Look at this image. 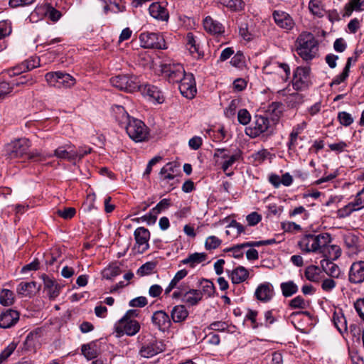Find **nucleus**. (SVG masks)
<instances>
[{
	"mask_svg": "<svg viewBox=\"0 0 364 364\" xmlns=\"http://www.w3.org/2000/svg\"><path fill=\"white\" fill-rule=\"evenodd\" d=\"M31 146L30 140L26 138L14 140L6 146V154L11 159H27L34 161H42L46 159L44 154L37 150L30 152Z\"/></svg>",
	"mask_w": 364,
	"mask_h": 364,
	"instance_id": "nucleus-1",
	"label": "nucleus"
},
{
	"mask_svg": "<svg viewBox=\"0 0 364 364\" xmlns=\"http://www.w3.org/2000/svg\"><path fill=\"white\" fill-rule=\"evenodd\" d=\"M119 113L122 114V119L119 122L124 124L126 132L129 136L136 142H141L148 139L149 132L146 124L138 119L131 117L122 106H117Z\"/></svg>",
	"mask_w": 364,
	"mask_h": 364,
	"instance_id": "nucleus-2",
	"label": "nucleus"
},
{
	"mask_svg": "<svg viewBox=\"0 0 364 364\" xmlns=\"http://www.w3.org/2000/svg\"><path fill=\"white\" fill-rule=\"evenodd\" d=\"M332 240L329 233L306 234L298 242V246L305 253H319L321 250H324L328 243Z\"/></svg>",
	"mask_w": 364,
	"mask_h": 364,
	"instance_id": "nucleus-3",
	"label": "nucleus"
},
{
	"mask_svg": "<svg viewBox=\"0 0 364 364\" xmlns=\"http://www.w3.org/2000/svg\"><path fill=\"white\" fill-rule=\"evenodd\" d=\"M297 53L307 61L315 57L318 50L317 41L314 35L309 32L301 33L296 40Z\"/></svg>",
	"mask_w": 364,
	"mask_h": 364,
	"instance_id": "nucleus-4",
	"label": "nucleus"
},
{
	"mask_svg": "<svg viewBox=\"0 0 364 364\" xmlns=\"http://www.w3.org/2000/svg\"><path fill=\"white\" fill-rule=\"evenodd\" d=\"M274 125L275 124L270 122L267 116L256 115L252 127L247 129L246 133L252 138L257 137L264 132H267V134L270 135L274 132Z\"/></svg>",
	"mask_w": 364,
	"mask_h": 364,
	"instance_id": "nucleus-5",
	"label": "nucleus"
},
{
	"mask_svg": "<svg viewBox=\"0 0 364 364\" xmlns=\"http://www.w3.org/2000/svg\"><path fill=\"white\" fill-rule=\"evenodd\" d=\"M113 86L119 90L134 92L140 87V80L137 76L132 74L118 75L110 79Z\"/></svg>",
	"mask_w": 364,
	"mask_h": 364,
	"instance_id": "nucleus-6",
	"label": "nucleus"
},
{
	"mask_svg": "<svg viewBox=\"0 0 364 364\" xmlns=\"http://www.w3.org/2000/svg\"><path fill=\"white\" fill-rule=\"evenodd\" d=\"M141 46L145 48L166 49L165 40L157 33L144 32L139 35Z\"/></svg>",
	"mask_w": 364,
	"mask_h": 364,
	"instance_id": "nucleus-7",
	"label": "nucleus"
},
{
	"mask_svg": "<svg viewBox=\"0 0 364 364\" xmlns=\"http://www.w3.org/2000/svg\"><path fill=\"white\" fill-rule=\"evenodd\" d=\"M179 90L181 95L188 98L193 99L197 92L193 74L183 72L179 82Z\"/></svg>",
	"mask_w": 364,
	"mask_h": 364,
	"instance_id": "nucleus-8",
	"label": "nucleus"
},
{
	"mask_svg": "<svg viewBox=\"0 0 364 364\" xmlns=\"http://www.w3.org/2000/svg\"><path fill=\"white\" fill-rule=\"evenodd\" d=\"M140 324L136 320L121 318L114 326L117 337L126 334L129 336L136 335L140 330Z\"/></svg>",
	"mask_w": 364,
	"mask_h": 364,
	"instance_id": "nucleus-9",
	"label": "nucleus"
},
{
	"mask_svg": "<svg viewBox=\"0 0 364 364\" xmlns=\"http://www.w3.org/2000/svg\"><path fill=\"white\" fill-rule=\"evenodd\" d=\"M46 80L50 86L60 87L74 85L75 79L69 74L61 71L50 72L46 75Z\"/></svg>",
	"mask_w": 364,
	"mask_h": 364,
	"instance_id": "nucleus-10",
	"label": "nucleus"
},
{
	"mask_svg": "<svg viewBox=\"0 0 364 364\" xmlns=\"http://www.w3.org/2000/svg\"><path fill=\"white\" fill-rule=\"evenodd\" d=\"M136 241L134 249L139 254H142L149 248V240L150 232L144 227L137 228L134 232Z\"/></svg>",
	"mask_w": 364,
	"mask_h": 364,
	"instance_id": "nucleus-11",
	"label": "nucleus"
},
{
	"mask_svg": "<svg viewBox=\"0 0 364 364\" xmlns=\"http://www.w3.org/2000/svg\"><path fill=\"white\" fill-rule=\"evenodd\" d=\"M277 94L289 107H295L304 102V96L301 94L297 92H290L289 88L281 90Z\"/></svg>",
	"mask_w": 364,
	"mask_h": 364,
	"instance_id": "nucleus-12",
	"label": "nucleus"
},
{
	"mask_svg": "<svg viewBox=\"0 0 364 364\" xmlns=\"http://www.w3.org/2000/svg\"><path fill=\"white\" fill-rule=\"evenodd\" d=\"M292 85L295 90H301L309 86L310 70H293Z\"/></svg>",
	"mask_w": 364,
	"mask_h": 364,
	"instance_id": "nucleus-13",
	"label": "nucleus"
},
{
	"mask_svg": "<svg viewBox=\"0 0 364 364\" xmlns=\"http://www.w3.org/2000/svg\"><path fill=\"white\" fill-rule=\"evenodd\" d=\"M20 314L18 311L8 309L0 313V328H10L19 321Z\"/></svg>",
	"mask_w": 364,
	"mask_h": 364,
	"instance_id": "nucleus-14",
	"label": "nucleus"
},
{
	"mask_svg": "<svg viewBox=\"0 0 364 364\" xmlns=\"http://www.w3.org/2000/svg\"><path fill=\"white\" fill-rule=\"evenodd\" d=\"M91 149H88L87 150H85L84 152H77V151H67L64 149L63 146L58 147L54 151L53 154H44V156L47 158H50L53 156H56L58 159H67L69 161H72L73 160L75 159L77 157L81 159L85 155L90 153Z\"/></svg>",
	"mask_w": 364,
	"mask_h": 364,
	"instance_id": "nucleus-15",
	"label": "nucleus"
},
{
	"mask_svg": "<svg viewBox=\"0 0 364 364\" xmlns=\"http://www.w3.org/2000/svg\"><path fill=\"white\" fill-rule=\"evenodd\" d=\"M348 280L352 284L364 282V261L354 262L348 272Z\"/></svg>",
	"mask_w": 364,
	"mask_h": 364,
	"instance_id": "nucleus-16",
	"label": "nucleus"
},
{
	"mask_svg": "<svg viewBox=\"0 0 364 364\" xmlns=\"http://www.w3.org/2000/svg\"><path fill=\"white\" fill-rule=\"evenodd\" d=\"M364 193L363 188L359 191L354 201L349 203L348 205L344 206L343 208L338 210V215L340 217L348 216L353 211L358 210L364 207V200H363L361 196Z\"/></svg>",
	"mask_w": 364,
	"mask_h": 364,
	"instance_id": "nucleus-17",
	"label": "nucleus"
},
{
	"mask_svg": "<svg viewBox=\"0 0 364 364\" xmlns=\"http://www.w3.org/2000/svg\"><path fill=\"white\" fill-rule=\"evenodd\" d=\"M272 16L276 24L282 28L291 30L294 26L292 18L285 11L277 10L273 12Z\"/></svg>",
	"mask_w": 364,
	"mask_h": 364,
	"instance_id": "nucleus-18",
	"label": "nucleus"
},
{
	"mask_svg": "<svg viewBox=\"0 0 364 364\" xmlns=\"http://www.w3.org/2000/svg\"><path fill=\"white\" fill-rule=\"evenodd\" d=\"M137 90H139L144 95L149 97L159 104H161L164 102V97L161 94V92L154 85L149 84L141 85L140 84V87Z\"/></svg>",
	"mask_w": 364,
	"mask_h": 364,
	"instance_id": "nucleus-19",
	"label": "nucleus"
},
{
	"mask_svg": "<svg viewBox=\"0 0 364 364\" xmlns=\"http://www.w3.org/2000/svg\"><path fill=\"white\" fill-rule=\"evenodd\" d=\"M164 346L161 342L153 341L146 345L143 346L139 351L140 355L144 358H151L162 352Z\"/></svg>",
	"mask_w": 364,
	"mask_h": 364,
	"instance_id": "nucleus-20",
	"label": "nucleus"
},
{
	"mask_svg": "<svg viewBox=\"0 0 364 364\" xmlns=\"http://www.w3.org/2000/svg\"><path fill=\"white\" fill-rule=\"evenodd\" d=\"M151 321L159 330L165 331L171 326V319L164 311H156L151 317Z\"/></svg>",
	"mask_w": 364,
	"mask_h": 364,
	"instance_id": "nucleus-21",
	"label": "nucleus"
},
{
	"mask_svg": "<svg viewBox=\"0 0 364 364\" xmlns=\"http://www.w3.org/2000/svg\"><path fill=\"white\" fill-rule=\"evenodd\" d=\"M41 277L43 281L44 289L47 291L49 297L50 299L56 298L60 294V286L55 279L45 274Z\"/></svg>",
	"mask_w": 364,
	"mask_h": 364,
	"instance_id": "nucleus-22",
	"label": "nucleus"
},
{
	"mask_svg": "<svg viewBox=\"0 0 364 364\" xmlns=\"http://www.w3.org/2000/svg\"><path fill=\"white\" fill-rule=\"evenodd\" d=\"M150 15L159 21H168L169 14L167 9L159 2L152 3L149 8Z\"/></svg>",
	"mask_w": 364,
	"mask_h": 364,
	"instance_id": "nucleus-23",
	"label": "nucleus"
},
{
	"mask_svg": "<svg viewBox=\"0 0 364 364\" xmlns=\"http://www.w3.org/2000/svg\"><path fill=\"white\" fill-rule=\"evenodd\" d=\"M203 27L207 32L213 35L222 34L225 31L223 26L210 16L204 19Z\"/></svg>",
	"mask_w": 364,
	"mask_h": 364,
	"instance_id": "nucleus-24",
	"label": "nucleus"
},
{
	"mask_svg": "<svg viewBox=\"0 0 364 364\" xmlns=\"http://www.w3.org/2000/svg\"><path fill=\"white\" fill-rule=\"evenodd\" d=\"M283 112V105L281 102H274L269 105L266 111V116L271 117L273 124H276Z\"/></svg>",
	"mask_w": 364,
	"mask_h": 364,
	"instance_id": "nucleus-25",
	"label": "nucleus"
},
{
	"mask_svg": "<svg viewBox=\"0 0 364 364\" xmlns=\"http://www.w3.org/2000/svg\"><path fill=\"white\" fill-rule=\"evenodd\" d=\"M272 289L269 283L260 284L255 291V296L258 300L262 301H269L272 296Z\"/></svg>",
	"mask_w": 364,
	"mask_h": 364,
	"instance_id": "nucleus-26",
	"label": "nucleus"
},
{
	"mask_svg": "<svg viewBox=\"0 0 364 364\" xmlns=\"http://www.w3.org/2000/svg\"><path fill=\"white\" fill-rule=\"evenodd\" d=\"M203 293L197 289H188V292L184 293L182 301L190 306H195L201 301Z\"/></svg>",
	"mask_w": 364,
	"mask_h": 364,
	"instance_id": "nucleus-27",
	"label": "nucleus"
},
{
	"mask_svg": "<svg viewBox=\"0 0 364 364\" xmlns=\"http://www.w3.org/2000/svg\"><path fill=\"white\" fill-rule=\"evenodd\" d=\"M188 316V311L184 305L175 306L171 311V317L173 322L184 321Z\"/></svg>",
	"mask_w": 364,
	"mask_h": 364,
	"instance_id": "nucleus-28",
	"label": "nucleus"
},
{
	"mask_svg": "<svg viewBox=\"0 0 364 364\" xmlns=\"http://www.w3.org/2000/svg\"><path fill=\"white\" fill-rule=\"evenodd\" d=\"M319 253L328 260H335L341 256V250L338 246L328 243L324 250H321Z\"/></svg>",
	"mask_w": 364,
	"mask_h": 364,
	"instance_id": "nucleus-29",
	"label": "nucleus"
},
{
	"mask_svg": "<svg viewBox=\"0 0 364 364\" xmlns=\"http://www.w3.org/2000/svg\"><path fill=\"white\" fill-rule=\"evenodd\" d=\"M160 73L169 82H179L185 70H159Z\"/></svg>",
	"mask_w": 364,
	"mask_h": 364,
	"instance_id": "nucleus-30",
	"label": "nucleus"
},
{
	"mask_svg": "<svg viewBox=\"0 0 364 364\" xmlns=\"http://www.w3.org/2000/svg\"><path fill=\"white\" fill-rule=\"evenodd\" d=\"M207 259V254L205 252H195L191 254L188 257L183 259L181 263L183 264H188L191 267H194L196 265L205 261Z\"/></svg>",
	"mask_w": 364,
	"mask_h": 364,
	"instance_id": "nucleus-31",
	"label": "nucleus"
},
{
	"mask_svg": "<svg viewBox=\"0 0 364 364\" xmlns=\"http://www.w3.org/2000/svg\"><path fill=\"white\" fill-rule=\"evenodd\" d=\"M249 276V272L244 267L239 266L232 270L231 279L234 284H240L245 281Z\"/></svg>",
	"mask_w": 364,
	"mask_h": 364,
	"instance_id": "nucleus-32",
	"label": "nucleus"
},
{
	"mask_svg": "<svg viewBox=\"0 0 364 364\" xmlns=\"http://www.w3.org/2000/svg\"><path fill=\"white\" fill-rule=\"evenodd\" d=\"M333 321L335 326L341 333L348 331L347 321L341 312H334Z\"/></svg>",
	"mask_w": 364,
	"mask_h": 364,
	"instance_id": "nucleus-33",
	"label": "nucleus"
},
{
	"mask_svg": "<svg viewBox=\"0 0 364 364\" xmlns=\"http://www.w3.org/2000/svg\"><path fill=\"white\" fill-rule=\"evenodd\" d=\"M82 355L87 359L92 360L97 357L99 352L97 345L94 342L87 344H84L81 347Z\"/></svg>",
	"mask_w": 364,
	"mask_h": 364,
	"instance_id": "nucleus-34",
	"label": "nucleus"
},
{
	"mask_svg": "<svg viewBox=\"0 0 364 364\" xmlns=\"http://www.w3.org/2000/svg\"><path fill=\"white\" fill-rule=\"evenodd\" d=\"M321 263L323 269L328 274L332 277H338L340 268L338 265L328 259H323Z\"/></svg>",
	"mask_w": 364,
	"mask_h": 364,
	"instance_id": "nucleus-35",
	"label": "nucleus"
},
{
	"mask_svg": "<svg viewBox=\"0 0 364 364\" xmlns=\"http://www.w3.org/2000/svg\"><path fill=\"white\" fill-rule=\"evenodd\" d=\"M343 240L345 245L352 253H355L359 250L358 237L356 235L350 233L346 235Z\"/></svg>",
	"mask_w": 364,
	"mask_h": 364,
	"instance_id": "nucleus-36",
	"label": "nucleus"
},
{
	"mask_svg": "<svg viewBox=\"0 0 364 364\" xmlns=\"http://www.w3.org/2000/svg\"><path fill=\"white\" fill-rule=\"evenodd\" d=\"M37 289L36 282H21L17 287V292L23 296H27L33 294Z\"/></svg>",
	"mask_w": 364,
	"mask_h": 364,
	"instance_id": "nucleus-37",
	"label": "nucleus"
},
{
	"mask_svg": "<svg viewBox=\"0 0 364 364\" xmlns=\"http://www.w3.org/2000/svg\"><path fill=\"white\" fill-rule=\"evenodd\" d=\"M28 70L18 73L16 78L12 79L9 81V85H21L28 83L31 80V76L27 73L26 71Z\"/></svg>",
	"mask_w": 364,
	"mask_h": 364,
	"instance_id": "nucleus-38",
	"label": "nucleus"
},
{
	"mask_svg": "<svg viewBox=\"0 0 364 364\" xmlns=\"http://www.w3.org/2000/svg\"><path fill=\"white\" fill-rule=\"evenodd\" d=\"M320 269L314 265L308 267L304 272L306 278L313 282H317L320 279Z\"/></svg>",
	"mask_w": 364,
	"mask_h": 364,
	"instance_id": "nucleus-39",
	"label": "nucleus"
},
{
	"mask_svg": "<svg viewBox=\"0 0 364 364\" xmlns=\"http://www.w3.org/2000/svg\"><path fill=\"white\" fill-rule=\"evenodd\" d=\"M122 273L120 267L117 265H109L105 268L102 272V277L106 279H112Z\"/></svg>",
	"mask_w": 364,
	"mask_h": 364,
	"instance_id": "nucleus-40",
	"label": "nucleus"
},
{
	"mask_svg": "<svg viewBox=\"0 0 364 364\" xmlns=\"http://www.w3.org/2000/svg\"><path fill=\"white\" fill-rule=\"evenodd\" d=\"M281 289L285 297H289L297 292L298 287L294 282L289 281L282 283Z\"/></svg>",
	"mask_w": 364,
	"mask_h": 364,
	"instance_id": "nucleus-41",
	"label": "nucleus"
},
{
	"mask_svg": "<svg viewBox=\"0 0 364 364\" xmlns=\"http://www.w3.org/2000/svg\"><path fill=\"white\" fill-rule=\"evenodd\" d=\"M187 46H188V50L190 52V54L196 58L199 59L201 56L200 53L198 50V48L196 45V41L193 38V36L191 33H188L187 34Z\"/></svg>",
	"mask_w": 364,
	"mask_h": 364,
	"instance_id": "nucleus-42",
	"label": "nucleus"
},
{
	"mask_svg": "<svg viewBox=\"0 0 364 364\" xmlns=\"http://www.w3.org/2000/svg\"><path fill=\"white\" fill-rule=\"evenodd\" d=\"M14 296L12 291L2 289L0 293V304L4 306H9L14 304Z\"/></svg>",
	"mask_w": 364,
	"mask_h": 364,
	"instance_id": "nucleus-43",
	"label": "nucleus"
},
{
	"mask_svg": "<svg viewBox=\"0 0 364 364\" xmlns=\"http://www.w3.org/2000/svg\"><path fill=\"white\" fill-rule=\"evenodd\" d=\"M242 158V152L240 150L237 149L234 154L230 156L227 160L222 164V169L224 172H226L229 167L232 166L236 161H239Z\"/></svg>",
	"mask_w": 364,
	"mask_h": 364,
	"instance_id": "nucleus-44",
	"label": "nucleus"
},
{
	"mask_svg": "<svg viewBox=\"0 0 364 364\" xmlns=\"http://www.w3.org/2000/svg\"><path fill=\"white\" fill-rule=\"evenodd\" d=\"M364 1L362 0H350L345 6L346 14L350 15L353 11H363V4Z\"/></svg>",
	"mask_w": 364,
	"mask_h": 364,
	"instance_id": "nucleus-45",
	"label": "nucleus"
},
{
	"mask_svg": "<svg viewBox=\"0 0 364 364\" xmlns=\"http://www.w3.org/2000/svg\"><path fill=\"white\" fill-rule=\"evenodd\" d=\"M220 3L235 11L242 9L244 6V2L242 0H220Z\"/></svg>",
	"mask_w": 364,
	"mask_h": 364,
	"instance_id": "nucleus-46",
	"label": "nucleus"
},
{
	"mask_svg": "<svg viewBox=\"0 0 364 364\" xmlns=\"http://www.w3.org/2000/svg\"><path fill=\"white\" fill-rule=\"evenodd\" d=\"M310 11L315 16L321 17L323 16V9L321 3L318 0H311L309 3Z\"/></svg>",
	"mask_w": 364,
	"mask_h": 364,
	"instance_id": "nucleus-47",
	"label": "nucleus"
},
{
	"mask_svg": "<svg viewBox=\"0 0 364 364\" xmlns=\"http://www.w3.org/2000/svg\"><path fill=\"white\" fill-rule=\"evenodd\" d=\"M202 290H200L203 295H205L207 297L213 296L215 291V288L213 283L208 279H203L201 282Z\"/></svg>",
	"mask_w": 364,
	"mask_h": 364,
	"instance_id": "nucleus-48",
	"label": "nucleus"
},
{
	"mask_svg": "<svg viewBox=\"0 0 364 364\" xmlns=\"http://www.w3.org/2000/svg\"><path fill=\"white\" fill-rule=\"evenodd\" d=\"M156 267L154 262H147L141 265L137 270V274L140 276L150 274Z\"/></svg>",
	"mask_w": 364,
	"mask_h": 364,
	"instance_id": "nucleus-49",
	"label": "nucleus"
},
{
	"mask_svg": "<svg viewBox=\"0 0 364 364\" xmlns=\"http://www.w3.org/2000/svg\"><path fill=\"white\" fill-rule=\"evenodd\" d=\"M221 240L215 236H209L205 242V247L208 250L218 248L221 245Z\"/></svg>",
	"mask_w": 364,
	"mask_h": 364,
	"instance_id": "nucleus-50",
	"label": "nucleus"
},
{
	"mask_svg": "<svg viewBox=\"0 0 364 364\" xmlns=\"http://www.w3.org/2000/svg\"><path fill=\"white\" fill-rule=\"evenodd\" d=\"M17 344L14 342L9 343L0 353V364L4 362L15 350Z\"/></svg>",
	"mask_w": 364,
	"mask_h": 364,
	"instance_id": "nucleus-51",
	"label": "nucleus"
},
{
	"mask_svg": "<svg viewBox=\"0 0 364 364\" xmlns=\"http://www.w3.org/2000/svg\"><path fill=\"white\" fill-rule=\"evenodd\" d=\"M230 63L232 66L241 68L245 65V56L241 52H237L231 59Z\"/></svg>",
	"mask_w": 364,
	"mask_h": 364,
	"instance_id": "nucleus-52",
	"label": "nucleus"
},
{
	"mask_svg": "<svg viewBox=\"0 0 364 364\" xmlns=\"http://www.w3.org/2000/svg\"><path fill=\"white\" fill-rule=\"evenodd\" d=\"M56 213L61 218L65 220L71 219L76 213V210L74 208H65L63 210H58Z\"/></svg>",
	"mask_w": 364,
	"mask_h": 364,
	"instance_id": "nucleus-53",
	"label": "nucleus"
},
{
	"mask_svg": "<svg viewBox=\"0 0 364 364\" xmlns=\"http://www.w3.org/2000/svg\"><path fill=\"white\" fill-rule=\"evenodd\" d=\"M11 33V23L7 21H0V38L8 36Z\"/></svg>",
	"mask_w": 364,
	"mask_h": 364,
	"instance_id": "nucleus-54",
	"label": "nucleus"
},
{
	"mask_svg": "<svg viewBox=\"0 0 364 364\" xmlns=\"http://www.w3.org/2000/svg\"><path fill=\"white\" fill-rule=\"evenodd\" d=\"M289 306L291 309H305L306 303L302 296H298L290 301Z\"/></svg>",
	"mask_w": 364,
	"mask_h": 364,
	"instance_id": "nucleus-55",
	"label": "nucleus"
},
{
	"mask_svg": "<svg viewBox=\"0 0 364 364\" xmlns=\"http://www.w3.org/2000/svg\"><path fill=\"white\" fill-rule=\"evenodd\" d=\"M178 166H177L173 162L167 163L160 171L159 174H164L167 173H170L171 174H173L175 176L177 175L178 171Z\"/></svg>",
	"mask_w": 364,
	"mask_h": 364,
	"instance_id": "nucleus-56",
	"label": "nucleus"
},
{
	"mask_svg": "<svg viewBox=\"0 0 364 364\" xmlns=\"http://www.w3.org/2000/svg\"><path fill=\"white\" fill-rule=\"evenodd\" d=\"M237 119L240 124L246 125L250 122V114L245 109H240L237 114Z\"/></svg>",
	"mask_w": 364,
	"mask_h": 364,
	"instance_id": "nucleus-57",
	"label": "nucleus"
},
{
	"mask_svg": "<svg viewBox=\"0 0 364 364\" xmlns=\"http://www.w3.org/2000/svg\"><path fill=\"white\" fill-rule=\"evenodd\" d=\"M245 247H248V246L245 245V242L240 244V245H237L235 246H233V247L228 249V251L232 252V256L235 258H241L243 257L242 249Z\"/></svg>",
	"mask_w": 364,
	"mask_h": 364,
	"instance_id": "nucleus-58",
	"label": "nucleus"
},
{
	"mask_svg": "<svg viewBox=\"0 0 364 364\" xmlns=\"http://www.w3.org/2000/svg\"><path fill=\"white\" fill-rule=\"evenodd\" d=\"M171 205V200L164 198L161 200L154 208H152V212L155 213V214H159L161 211L167 209Z\"/></svg>",
	"mask_w": 364,
	"mask_h": 364,
	"instance_id": "nucleus-59",
	"label": "nucleus"
},
{
	"mask_svg": "<svg viewBox=\"0 0 364 364\" xmlns=\"http://www.w3.org/2000/svg\"><path fill=\"white\" fill-rule=\"evenodd\" d=\"M338 118L341 124L344 126H349L353 122L351 115L346 112H341L338 113Z\"/></svg>",
	"mask_w": 364,
	"mask_h": 364,
	"instance_id": "nucleus-60",
	"label": "nucleus"
},
{
	"mask_svg": "<svg viewBox=\"0 0 364 364\" xmlns=\"http://www.w3.org/2000/svg\"><path fill=\"white\" fill-rule=\"evenodd\" d=\"M210 329L217 331H225L228 328V324L224 321H214L208 327Z\"/></svg>",
	"mask_w": 364,
	"mask_h": 364,
	"instance_id": "nucleus-61",
	"label": "nucleus"
},
{
	"mask_svg": "<svg viewBox=\"0 0 364 364\" xmlns=\"http://www.w3.org/2000/svg\"><path fill=\"white\" fill-rule=\"evenodd\" d=\"M147 304V299L144 296H139L129 301V306L132 307H144Z\"/></svg>",
	"mask_w": 364,
	"mask_h": 364,
	"instance_id": "nucleus-62",
	"label": "nucleus"
},
{
	"mask_svg": "<svg viewBox=\"0 0 364 364\" xmlns=\"http://www.w3.org/2000/svg\"><path fill=\"white\" fill-rule=\"evenodd\" d=\"M23 68H38L40 66L38 58H31L22 63Z\"/></svg>",
	"mask_w": 364,
	"mask_h": 364,
	"instance_id": "nucleus-63",
	"label": "nucleus"
},
{
	"mask_svg": "<svg viewBox=\"0 0 364 364\" xmlns=\"http://www.w3.org/2000/svg\"><path fill=\"white\" fill-rule=\"evenodd\" d=\"M354 306L360 317L364 321V298L358 299Z\"/></svg>",
	"mask_w": 364,
	"mask_h": 364,
	"instance_id": "nucleus-64",
	"label": "nucleus"
}]
</instances>
